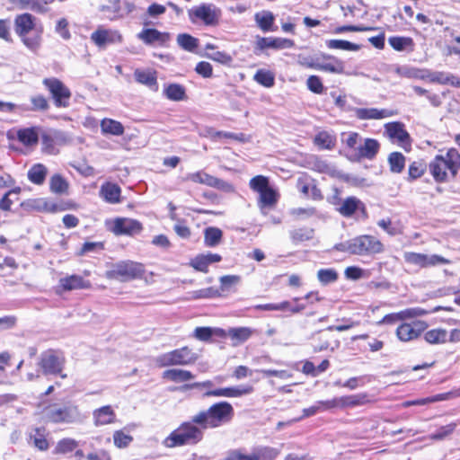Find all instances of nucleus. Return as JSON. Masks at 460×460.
Returning <instances> with one entry per match:
<instances>
[{
    "mask_svg": "<svg viewBox=\"0 0 460 460\" xmlns=\"http://www.w3.org/2000/svg\"><path fill=\"white\" fill-rule=\"evenodd\" d=\"M234 415V408L228 402L214 403L193 415L190 421L181 423L164 440V446L172 448L196 445L203 439V429L221 427L230 422Z\"/></svg>",
    "mask_w": 460,
    "mask_h": 460,
    "instance_id": "1",
    "label": "nucleus"
},
{
    "mask_svg": "<svg viewBox=\"0 0 460 460\" xmlns=\"http://www.w3.org/2000/svg\"><path fill=\"white\" fill-rule=\"evenodd\" d=\"M460 168V154L450 148L445 155H438L429 164V171L436 182L441 183L454 179Z\"/></svg>",
    "mask_w": 460,
    "mask_h": 460,
    "instance_id": "2",
    "label": "nucleus"
},
{
    "mask_svg": "<svg viewBox=\"0 0 460 460\" xmlns=\"http://www.w3.org/2000/svg\"><path fill=\"white\" fill-rule=\"evenodd\" d=\"M35 18L30 13L18 15L14 21V31L22 39L23 44L32 51H36L40 46V33L35 32L31 35L34 30Z\"/></svg>",
    "mask_w": 460,
    "mask_h": 460,
    "instance_id": "3",
    "label": "nucleus"
},
{
    "mask_svg": "<svg viewBox=\"0 0 460 460\" xmlns=\"http://www.w3.org/2000/svg\"><path fill=\"white\" fill-rule=\"evenodd\" d=\"M46 419L53 423H75L83 420L78 406L73 403L52 404L45 410Z\"/></svg>",
    "mask_w": 460,
    "mask_h": 460,
    "instance_id": "4",
    "label": "nucleus"
},
{
    "mask_svg": "<svg viewBox=\"0 0 460 460\" xmlns=\"http://www.w3.org/2000/svg\"><path fill=\"white\" fill-rule=\"evenodd\" d=\"M145 272L141 263L132 261H123L115 263L107 270L105 277L109 279H116L121 282L130 281L141 278Z\"/></svg>",
    "mask_w": 460,
    "mask_h": 460,
    "instance_id": "5",
    "label": "nucleus"
},
{
    "mask_svg": "<svg viewBox=\"0 0 460 460\" xmlns=\"http://www.w3.org/2000/svg\"><path fill=\"white\" fill-rule=\"evenodd\" d=\"M197 354L187 346L164 353L156 357L155 363L160 367L170 366H187L194 363Z\"/></svg>",
    "mask_w": 460,
    "mask_h": 460,
    "instance_id": "6",
    "label": "nucleus"
},
{
    "mask_svg": "<svg viewBox=\"0 0 460 460\" xmlns=\"http://www.w3.org/2000/svg\"><path fill=\"white\" fill-rule=\"evenodd\" d=\"M66 364V358L62 352L55 349H48L40 354L39 366L44 375L59 376L61 378H66L63 374Z\"/></svg>",
    "mask_w": 460,
    "mask_h": 460,
    "instance_id": "7",
    "label": "nucleus"
},
{
    "mask_svg": "<svg viewBox=\"0 0 460 460\" xmlns=\"http://www.w3.org/2000/svg\"><path fill=\"white\" fill-rule=\"evenodd\" d=\"M57 108H68L72 96L70 89L58 78L48 77L42 81Z\"/></svg>",
    "mask_w": 460,
    "mask_h": 460,
    "instance_id": "8",
    "label": "nucleus"
},
{
    "mask_svg": "<svg viewBox=\"0 0 460 460\" xmlns=\"http://www.w3.org/2000/svg\"><path fill=\"white\" fill-rule=\"evenodd\" d=\"M354 255H372L384 251L383 243L373 235L363 234L351 239Z\"/></svg>",
    "mask_w": 460,
    "mask_h": 460,
    "instance_id": "9",
    "label": "nucleus"
},
{
    "mask_svg": "<svg viewBox=\"0 0 460 460\" xmlns=\"http://www.w3.org/2000/svg\"><path fill=\"white\" fill-rule=\"evenodd\" d=\"M404 261L420 268L435 267L438 265L450 264L451 261L438 254H424L412 252H406L403 254Z\"/></svg>",
    "mask_w": 460,
    "mask_h": 460,
    "instance_id": "10",
    "label": "nucleus"
},
{
    "mask_svg": "<svg viewBox=\"0 0 460 460\" xmlns=\"http://www.w3.org/2000/svg\"><path fill=\"white\" fill-rule=\"evenodd\" d=\"M427 328L428 324L424 321L403 323L397 327L396 336L401 341L408 342L416 340Z\"/></svg>",
    "mask_w": 460,
    "mask_h": 460,
    "instance_id": "11",
    "label": "nucleus"
},
{
    "mask_svg": "<svg viewBox=\"0 0 460 460\" xmlns=\"http://www.w3.org/2000/svg\"><path fill=\"white\" fill-rule=\"evenodd\" d=\"M142 224L132 218L118 217L113 220L111 230L116 235H134L142 231Z\"/></svg>",
    "mask_w": 460,
    "mask_h": 460,
    "instance_id": "12",
    "label": "nucleus"
},
{
    "mask_svg": "<svg viewBox=\"0 0 460 460\" xmlns=\"http://www.w3.org/2000/svg\"><path fill=\"white\" fill-rule=\"evenodd\" d=\"M189 16L192 22H203L206 25L217 23L218 14L215 7L210 4H201L189 11Z\"/></svg>",
    "mask_w": 460,
    "mask_h": 460,
    "instance_id": "13",
    "label": "nucleus"
},
{
    "mask_svg": "<svg viewBox=\"0 0 460 460\" xmlns=\"http://www.w3.org/2000/svg\"><path fill=\"white\" fill-rule=\"evenodd\" d=\"M134 8L135 5L132 2H108L107 4L102 6L101 11L105 18L115 20L128 14Z\"/></svg>",
    "mask_w": 460,
    "mask_h": 460,
    "instance_id": "14",
    "label": "nucleus"
},
{
    "mask_svg": "<svg viewBox=\"0 0 460 460\" xmlns=\"http://www.w3.org/2000/svg\"><path fill=\"white\" fill-rule=\"evenodd\" d=\"M253 387L252 385H242L238 386L217 388L208 390L204 394V397H227L235 398L252 394Z\"/></svg>",
    "mask_w": 460,
    "mask_h": 460,
    "instance_id": "15",
    "label": "nucleus"
},
{
    "mask_svg": "<svg viewBox=\"0 0 460 460\" xmlns=\"http://www.w3.org/2000/svg\"><path fill=\"white\" fill-rule=\"evenodd\" d=\"M187 179L193 182L205 184L207 186L213 187V188L222 190H232V186L228 182H226L221 179H218L215 176H212L203 171H199V172H197L194 173H190L187 176Z\"/></svg>",
    "mask_w": 460,
    "mask_h": 460,
    "instance_id": "16",
    "label": "nucleus"
},
{
    "mask_svg": "<svg viewBox=\"0 0 460 460\" xmlns=\"http://www.w3.org/2000/svg\"><path fill=\"white\" fill-rule=\"evenodd\" d=\"M91 40L99 48H103L108 44L121 42L122 36L118 31L100 27L92 33Z\"/></svg>",
    "mask_w": 460,
    "mask_h": 460,
    "instance_id": "17",
    "label": "nucleus"
},
{
    "mask_svg": "<svg viewBox=\"0 0 460 460\" xmlns=\"http://www.w3.org/2000/svg\"><path fill=\"white\" fill-rule=\"evenodd\" d=\"M385 132L392 139H396L404 148L411 146V137L401 122H391L385 126Z\"/></svg>",
    "mask_w": 460,
    "mask_h": 460,
    "instance_id": "18",
    "label": "nucleus"
},
{
    "mask_svg": "<svg viewBox=\"0 0 460 460\" xmlns=\"http://www.w3.org/2000/svg\"><path fill=\"white\" fill-rule=\"evenodd\" d=\"M294 46V41L289 39L272 38V37H257L255 53L257 50H263L265 49H289Z\"/></svg>",
    "mask_w": 460,
    "mask_h": 460,
    "instance_id": "19",
    "label": "nucleus"
},
{
    "mask_svg": "<svg viewBox=\"0 0 460 460\" xmlns=\"http://www.w3.org/2000/svg\"><path fill=\"white\" fill-rule=\"evenodd\" d=\"M379 149L380 144L376 139L365 138L363 143H360L357 147V152L354 154V155L358 160H372L376 157Z\"/></svg>",
    "mask_w": 460,
    "mask_h": 460,
    "instance_id": "20",
    "label": "nucleus"
},
{
    "mask_svg": "<svg viewBox=\"0 0 460 460\" xmlns=\"http://www.w3.org/2000/svg\"><path fill=\"white\" fill-rule=\"evenodd\" d=\"M355 115L359 119H382L393 117L395 112L387 109L358 108L355 110Z\"/></svg>",
    "mask_w": 460,
    "mask_h": 460,
    "instance_id": "21",
    "label": "nucleus"
},
{
    "mask_svg": "<svg viewBox=\"0 0 460 460\" xmlns=\"http://www.w3.org/2000/svg\"><path fill=\"white\" fill-rule=\"evenodd\" d=\"M137 38L146 45H152L155 42L164 45L170 40V34L161 32L156 29H144L137 34Z\"/></svg>",
    "mask_w": 460,
    "mask_h": 460,
    "instance_id": "22",
    "label": "nucleus"
},
{
    "mask_svg": "<svg viewBox=\"0 0 460 460\" xmlns=\"http://www.w3.org/2000/svg\"><path fill=\"white\" fill-rule=\"evenodd\" d=\"M357 210L367 214L364 203L353 196L345 199L338 208L339 213L345 217H350Z\"/></svg>",
    "mask_w": 460,
    "mask_h": 460,
    "instance_id": "23",
    "label": "nucleus"
},
{
    "mask_svg": "<svg viewBox=\"0 0 460 460\" xmlns=\"http://www.w3.org/2000/svg\"><path fill=\"white\" fill-rule=\"evenodd\" d=\"M90 286L88 280H84L81 276L75 274L61 278L58 281V288L63 291L89 288Z\"/></svg>",
    "mask_w": 460,
    "mask_h": 460,
    "instance_id": "24",
    "label": "nucleus"
},
{
    "mask_svg": "<svg viewBox=\"0 0 460 460\" xmlns=\"http://www.w3.org/2000/svg\"><path fill=\"white\" fill-rule=\"evenodd\" d=\"M323 58L329 60V62H318L316 70H321L332 74H343L345 72V65L342 60L338 59L337 58L331 55H324Z\"/></svg>",
    "mask_w": 460,
    "mask_h": 460,
    "instance_id": "25",
    "label": "nucleus"
},
{
    "mask_svg": "<svg viewBox=\"0 0 460 460\" xmlns=\"http://www.w3.org/2000/svg\"><path fill=\"white\" fill-rule=\"evenodd\" d=\"M93 422L95 426H102L113 423L116 414L110 405L96 409L93 413Z\"/></svg>",
    "mask_w": 460,
    "mask_h": 460,
    "instance_id": "26",
    "label": "nucleus"
},
{
    "mask_svg": "<svg viewBox=\"0 0 460 460\" xmlns=\"http://www.w3.org/2000/svg\"><path fill=\"white\" fill-rule=\"evenodd\" d=\"M427 79L431 83L440 84H450L460 87V78L453 74L447 72H428Z\"/></svg>",
    "mask_w": 460,
    "mask_h": 460,
    "instance_id": "27",
    "label": "nucleus"
},
{
    "mask_svg": "<svg viewBox=\"0 0 460 460\" xmlns=\"http://www.w3.org/2000/svg\"><path fill=\"white\" fill-rule=\"evenodd\" d=\"M136 81L150 89L157 90V76L155 71L136 69L134 72Z\"/></svg>",
    "mask_w": 460,
    "mask_h": 460,
    "instance_id": "28",
    "label": "nucleus"
},
{
    "mask_svg": "<svg viewBox=\"0 0 460 460\" xmlns=\"http://www.w3.org/2000/svg\"><path fill=\"white\" fill-rule=\"evenodd\" d=\"M254 20L260 29L263 31H274L277 28L273 27L275 16L270 11H261L256 13Z\"/></svg>",
    "mask_w": 460,
    "mask_h": 460,
    "instance_id": "29",
    "label": "nucleus"
},
{
    "mask_svg": "<svg viewBox=\"0 0 460 460\" xmlns=\"http://www.w3.org/2000/svg\"><path fill=\"white\" fill-rule=\"evenodd\" d=\"M121 190L115 183H105L101 188V195L109 203L116 204L120 201Z\"/></svg>",
    "mask_w": 460,
    "mask_h": 460,
    "instance_id": "30",
    "label": "nucleus"
},
{
    "mask_svg": "<svg viewBox=\"0 0 460 460\" xmlns=\"http://www.w3.org/2000/svg\"><path fill=\"white\" fill-rule=\"evenodd\" d=\"M164 96L173 102H180L187 99L186 89L179 84H169L164 89Z\"/></svg>",
    "mask_w": 460,
    "mask_h": 460,
    "instance_id": "31",
    "label": "nucleus"
},
{
    "mask_svg": "<svg viewBox=\"0 0 460 460\" xmlns=\"http://www.w3.org/2000/svg\"><path fill=\"white\" fill-rule=\"evenodd\" d=\"M163 377L172 382L181 383L193 379L194 375L189 370L172 368L165 370L163 373Z\"/></svg>",
    "mask_w": 460,
    "mask_h": 460,
    "instance_id": "32",
    "label": "nucleus"
},
{
    "mask_svg": "<svg viewBox=\"0 0 460 460\" xmlns=\"http://www.w3.org/2000/svg\"><path fill=\"white\" fill-rule=\"evenodd\" d=\"M222 237L223 232L217 227L209 226L204 230V243L207 247H215L218 245Z\"/></svg>",
    "mask_w": 460,
    "mask_h": 460,
    "instance_id": "33",
    "label": "nucleus"
},
{
    "mask_svg": "<svg viewBox=\"0 0 460 460\" xmlns=\"http://www.w3.org/2000/svg\"><path fill=\"white\" fill-rule=\"evenodd\" d=\"M48 169L42 164H34L28 172V179L34 184L40 185L45 181Z\"/></svg>",
    "mask_w": 460,
    "mask_h": 460,
    "instance_id": "34",
    "label": "nucleus"
},
{
    "mask_svg": "<svg viewBox=\"0 0 460 460\" xmlns=\"http://www.w3.org/2000/svg\"><path fill=\"white\" fill-rule=\"evenodd\" d=\"M367 401V394H358L339 397L340 408L363 405Z\"/></svg>",
    "mask_w": 460,
    "mask_h": 460,
    "instance_id": "35",
    "label": "nucleus"
},
{
    "mask_svg": "<svg viewBox=\"0 0 460 460\" xmlns=\"http://www.w3.org/2000/svg\"><path fill=\"white\" fill-rule=\"evenodd\" d=\"M424 340L429 344H442L447 341V332L442 328L432 329L425 332Z\"/></svg>",
    "mask_w": 460,
    "mask_h": 460,
    "instance_id": "36",
    "label": "nucleus"
},
{
    "mask_svg": "<svg viewBox=\"0 0 460 460\" xmlns=\"http://www.w3.org/2000/svg\"><path fill=\"white\" fill-rule=\"evenodd\" d=\"M101 128L102 133L111 134L113 136H121L124 133L123 125L111 119H104L101 122Z\"/></svg>",
    "mask_w": 460,
    "mask_h": 460,
    "instance_id": "37",
    "label": "nucleus"
},
{
    "mask_svg": "<svg viewBox=\"0 0 460 460\" xmlns=\"http://www.w3.org/2000/svg\"><path fill=\"white\" fill-rule=\"evenodd\" d=\"M68 182L60 174L56 173L51 176L49 179V189L50 191L55 194H65L68 190Z\"/></svg>",
    "mask_w": 460,
    "mask_h": 460,
    "instance_id": "38",
    "label": "nucleus"
},
{
    "mask_svg": "<svg viewBox=\"0 0 460 460\" xmlns=\"http://www.w3.org/2000/svg\"><path fill=\"white\" fill-rule=\"evenodd\" d=\"M17 137L25 146L36 145L39 141L38 130L35 128L21 129L17 133Z\"/></svg>",
    "mask_w": 460,
    "mask_h": 460,
    "instance_id": "39",
    "label": "nucleus"
},
{
    "mask_svg": "<svg viewBox=\"0 0 460 460\" xmlns=\"http://www.w3.org/2000/svg\"><path fill=\"white\" fill-rule=\"evenodd\" d=\"M177 43L182 49L194 52L199 46V40L190 34L181 33L177 36Z\"/></svg>",
    "mask_w": 460,
    "mask_h": 460,
    "instance_id": "40",
    "label": "nucleus"
},
{
    "mask_svg": "<svg viewBox=\"0 0 460 460\" xmlns=\"http://www.w3.org/2000/svg\"><path fill=\"white\" fill-rule=\"evenodd\" d=\"M395 72L403 77L416 78V79H427L429 70L419 69L414 67L400 66L397 67Z\"/></svg>",
    "mask_w": 460,
    "mask_h": 460,
    "instance_id": "41",
    "label": "nucleus"
},
{
    "mask_svg": "<svg viewBox=\"0 0 460 460\" xmlns=\"http://www.w3.org/2000/svg\"><path fill=\"white\" fill-rule=\"evenodd\" d=\"M388 163L392 172L400 173L405 166V156L400 152H393L388 156Z\"/></svg>",
    "mask_w": 460,
    "mask_h": 460,
    "instance_id": "42",
    "label": "nucleus"
},
{
    "mask_svg": "<svg viewBox=\"0 0 460 460\" xmlns=\"http://www.w3.org/2000/svg\"><path fill=\"white\" fill-rule=\"evenodd\" d=\"M314 234V231L313 228L303 227L290 231V238L293 243L297 244L313 239Z\"/></svg>",
    "mask_w": 460,
    "mask_h": 460,
    "instance_id": "43",
    "label": "nucleus"
},
{
    "mask_svg": "<svg viewBox=\"0 0 460 460\" xmlns=\"http://www.w3.org/2000/svg\"><path fill=\"white\" fill-rule=\"evenodd\" d=\"M427 170V164L422 160L413 161L408 169V181L420 178Z\"/></svg>",
    "mask_w": 460,
    "mask_h": 460,
    "instance_id": "44",
    "label": "nucleus"
},
{
    "mask_svg": "<svg viewBox=\"0 0 460 460\" xmlns=\"http://www.w3.org/2000/svg\"><path fill=\"white\" fill-rule=\"evenodd\" d=\"M214 334L225 336L226 332L222 329H213L211 327H197L194 330V337L202 341L210 340Z\"/></svg>",
    "mask_w": 460,
    "mask_h": 460,
    "instance_id": "45",
    "label": "nucleus"
},
{
    "mask_svg": "<svg viewBox=\"0 0 460 460\" xmlns=\"http://www.w3.org/2000/svg\"><path fill=\"white\" fill-rule=\"evenodd\" d=\"M30 439L32 444L39 450L45 451L49 448V442L45 437V429L41 428H36L34 433L30 435Z\"/></svg>",
    "mask_w": 460,
    "mask_h": 460,
    "instance_id": "46",
    "label": "nucleus"
},
{
    "mask_svg": "<svg viewBox=\"0 0 460 460\" xmlns=\"http://www.w3.org/2000/svg\"><path fill=\"white\" fill-rule=\"evenodd\" d=\"M260 208H271L277 203V192L270 187L259 193Z\"/></svg>",
    "mask_w": 460,
    "mask_h": 460,
    "instance_id": "47",
    "label": "nucleus"
},
{
    "mask_svg": "<svg viewBox=\"0 0 460 460\" xmlns=\"http://www.w3.org/2000/svg\"><path fill=\"white\" fill-rule=\"evenodd\" d=\"M279 454V451L274 447H262L253 450V457L258 460H274Z\"/></svg>",
    "mask_w": 460,
    "mask_h": 460,
    "instance_id": "48",
    "label": "nucleus"
},
{
    "mask_svg": "<svg viewBox=\"0 0 460 460\" xmlns=\"http://www.w3.org/2000/svg\"><path fill=\"white\" fill-rule=\"evenodd\" d=\"M339 278L334 269H321L317 271V279L322 285L334 283Z\"/></svg>",
    "mask_w": 460,
    "mask_h": 460,
    "instance_id": "49",
    "label": "nucleus"
},
{
    "mask_svg": "<svg viewBox=\"0 0 460 460\" xmlns=\"http://www.w3.org/2000/svg\"><path fill=\"white\" fill-rule=\"evenodd\" d=\"M252 334V330L249 327H239V328H230L228 330V336L236 340L239 342H243L247 341Z\"/></svg>",
    "mask_w": 460,
    "mask_h": 460,
    "instance_id": "50",
    "label": "nucleus"
},
{
    "mask_svg": "<svg viewBox=\"0 0 460 460\" xmlns=\"http://www.w3.org/2000/svg\"><path fill=\"white\" fill-rule=\"evenodd\" d=\"M326 45L330 49L349 51H357L360 49L359 45L343 40H327Z\"/></svg>",
    "mask_w": 460,
    "mask_h": 460,
    "instance_id": "51",
    "label": "nucleus"
},
{
    "mask_svg": "<svg viewBox=\"0 0 460 460\" xmlns=\"http://www.w3.org/2000/svg\"><path fill=\"white\" fill-rule=\"evenodd\" d=\"M253 79L258 84L265 87H271L275 83L274 75L271 72L263 69L258 70L254 75Z\"/></svg>",
    "mask_w": 460,
    "mask_h": 460,
    "instance_id": "52",
    "label": "nucleus"
},
{
    "mask_svg": "<svg viewBox=\"0 0 460 460\" xmlns=\"http://www.w3.org/2000/svg\"><path fill=\"white\" fill-rule=\"evenodd\" d=\"M223 460H258L253 457L252 454H246L244 449L237 448L231 449L226 452V455Z\"/></svg>",
    "mask_w": 460,
    "mask_h": 460,
    "instance_id": "53",
    "label": "nucleus"
},
{
    "mask_svg": "<svg viewBox=\"0 0 460 460\" xmlns=\"http://www.w3.org/2000/svg\"><path fill=\"white\" fill-rule=\"evenodd\" d=\"M342 141L349 149L353 150L356 153L357 147L362 141V137L357 132L343 133Z\"/></svg>",
    "mask_w": 460,
    "mask_h": 460,
    "instance_id": "54",
    "label": "nucleus"
},
{
    "mask_svg": "<svg viewBox=\"0 0 460 460\" xmlns=\"http://www.w3.org/2000/svg\"><path fill=\"white\" fill-rule=\"evenodd\" d=\"M31 108L33 111H45L49 110V103L47 98L41 94H37L31 97Z\"/></svg>",
    "mask_w": 460,
    "mask_h": 460,
    "instance_id": "55",
    "label": "nucleus"
},
{
    "mask_svg": "<svg viewBox=\"0 0 460 460\" xmlns=\"http://www.w3.org/2000/svg\"><path fill=\"white\" fill-rule=\"evenodd\" d=\"M270 187L269 185V179L262 175H257L251 179L250 181V188L257 191L259 193L262 192L264 190L268 189Z\"/></svg>",
    "mask_w": 460,
    "mask_h": 460,
    "instance_id": "56",
    "label": "nucleus"
},
{
    "mask_svg": "<svg viewBox=\"0 0 460 460\" xmlns=\"http://www.w3.org/2000/svg\"><path fill=\"white\" fill-rule=\"evenodd\" d=\"M78 446V442L73 438H64L60 440L56 447L58 453H69L75 450Z\"/></svg>",
    "mask_w": 460,
    "mask_h": 460,
    "instance_id": "57",
    "label": "nucleus"
},
{
    "mask_svg": "<svg viewBox=\"0 0 460 460\" xmlns=\"http://www.w3.org/2000/svg\"><path fill=\"white\" fill-rule=\"evenodd\" d=\"M133 440V438L123 432L122 430H117L113 434V441L116 447L122 448L128 447L131 441Z\"/></svg>",
    "mask_w": 460,
    "mask_h": 460,
    "instance_id": "58",
    "label": "nucleus"
},
{
    "mask_svg": "<svg viewBox=\"0 0 460 460\" xmlns=\"http://www.w3.org/2000/svg\"><path fill=\"white\" fill-rule=\"evenodd\" d=\"M456 427V423H450L446 426L440 427L437 432L430 435V438L434 440H442L446 437L453 433Z\"/></svg>",
    "mask_w": 460,
    "mask_h": 460,
    "instance_id": "59",
    "label": "nucleus"
},
{
    "mask_svg": "<svg viewBox=\"0 0 460 460\" xmlns=\"http://www.w3.org/2000/svg\"><path fill=\"white\" fill-rule=\"evenodd\" d=\"M190 264L198 271L207 273L208 270V269L209 264L208 262V259L205 257V254L197 255L191 260Z\"/></svg>",
    "mask_w": 460,
    "mask_h": 460,
    "instance_id": "60",
    "label": "nucleus"
},
{
    "mask_svg": "<svg viewBox=\"0 0 460 460\" xmlns=\"http://www.w3.org/2000/svg\"><path fill=\"white\" fill-rule=\"evenodd\" d=\"M388 41L391 47L398 51L403 50L408 45L412 43L411 38L404 37H391Z\"/></svg>",
    "mask_w": 460,
    "mask_h": 460,
    "instance_id": "61",
    "label": "nucleus"
},
{
    "mask_svg": "<svg viewBox=\"0 0 460 460\" xmlns=\"http://www.w3.org/2000/svg\"><path fill=\"white\" fill-rule=\"evenodd\" d=\"M206 57L223 65H228L233 60L232 57L224 51H213L211 53H207Z\"/></svg>",
    "mask_w": 460,
    "mask_h": 460,
    "instance_id": "62",
    "label": "nucleus"
},
{
    "mask_svg": "<svg viewBox=\"0 0 460 460\" xmlns=\"http://www.w3.org/2000/svg\"><path fill=\"white\" fill-rule=\"evenodd\" d=\"M306 85L308 89L314 93H322L323 91V85L319 76L310 75L307 78Z\"/></svg>",
    "mask_w": 460,
    "mask_h": 460,
    "instance_id": "63",
    "label": "nucleus"
},
{
    "mask_svg": "<svg viewBox=\"0 0 460 460\" xmlns=\"http://www.w3.org/2000/svg\"><path fill=\"white\" fill-rule=\"evenodd\" d=\"M195 71L204 78H210L213 75V67L210 63L200 61L197 64Z\"/></svg>",
    "mask_w": 460,
    "mask_h": 460,
    "instance_id": "64",
    "label": "nucleus"
}]
</instances>
